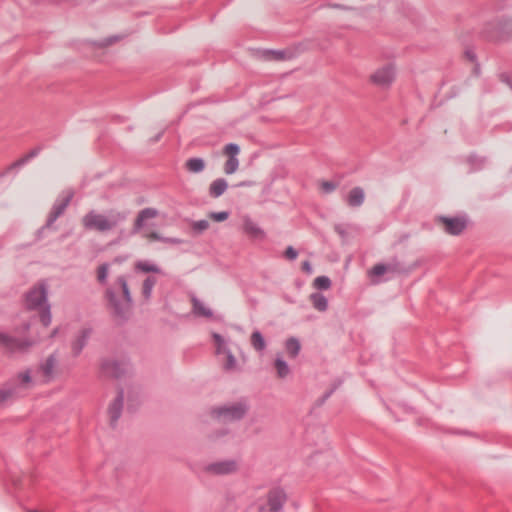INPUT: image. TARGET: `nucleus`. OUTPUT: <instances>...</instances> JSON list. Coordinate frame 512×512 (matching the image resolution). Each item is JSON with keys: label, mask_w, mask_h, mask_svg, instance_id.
Listing matches in <instances>:
<instances>
[{"label": "nucleus", "mask_w": 512, "mask_h": 512, "mask_svg": "<svg viewBox=\"0 0 512 512\" xmlns=\"http://www.w3.org/2000/svg\"><path fill=\"white\" fill-rule=\"evenodd\" d=\"M111 314L121 323L127 322L133 306V297L125 275H119L115 282L108 286L104 293Z\"/></svg>", "instance_id": "nucleus-1"}, {"label": "nucleus", "mask_w": 512, "mask_h": 512, "mask_svg": "<svg viewBox=\"0 0 512 512\" xmlns=\"http://www.w3.org/2000/svg\"><path fill=\"white\" fill-rule=\"evenodd\" d=\"M48 292V284L42 280L24 294V306L27 310L35 311L42 308L40 320L45 327H48L52 321Z\"/></svg>", "instance_id": "nucleus-2"}, {"label": "nucleus", "mask_w": 512, "mask_h": 512, "mask_svg": "<svg viewBox=\"0 0 512 512\" xmlns=\"http://www.w3.org/2000/svg\"><path fill=\"white\" fill-rule=\"evenodd\" d=\"M250 410L249 399L240 397L235 402H227L223 405L214 406L210 409L212 418L223 422L241 421Z\"/></svg>", "instance_id": "nucleus-3"}, {"label": "nucleus", "mask_w": 512, "mask_h": 512, "mask_svg": "<svg viewBox=\"0 0 512 512\" xmlns=\"http://www.w3.org/2000/svg\"><path fill=\"white\" fill-rule=\"evenodd\" d=\"M484 38L493 42L512 39V17L501 16L488 21L481 31Z\"/></svg>", "instance_id": "nucleus-4"}, {"label": "nucleus", "mask_w": 512, "mask_h": 512, "mask_svg": "<svg viewBox=\"0 0 512 512\" xmlns=\"http://www.w3.org/2000/svg\"><path fill=\"white\" fill-rule=\"evenodd\" d=\"M266 498L267 506H260L259 512H282L288 496L284 488L276 486L268 491Z\"/></svg>", "instance_id": "nucleus-5"}, {"label": "nucleus", "mask_w": 512, "mask_h": 512, "mask_svg": "<svg viewBox=\"0 0 512 512\" xmlns=\"http://www.w3.org/2000/svg\"><path fill=\"white\" fill-rule=\"evenodd\" d=\"M73 196L74 192L70 190L67 191L65 195H61L55 200L52 209L47 217L46 223L39 229V232H41L45 228L51 227L55 223V221L65 212Z\"/></svg>", "instance_id": "nucleus-6"}, {"label": "nucleus", "mask_w": 512, "mask_h": 512, "mask_svg": "<svg viewBox=\"0 0 512 512\" xmlns=\"http://www.w3.org/2000/svg\"><path fill=\"white\" fill-rule=\"evenodd\" d=\"M129 366V360L103 359L101 362L102 372L115 379L125 376Z\"/></svg>", "instance_id": "nucleus-7"}, {"label": "nucleus", "mask_w": 512, "mask_h": 512, "mask_svg": "<svg viewBox=\"0 0 512 512\" xmlns=\"http://www.w3.org/2000/svg\"><path fill=\"white\" fill-rule=\"evenodd\" d=\"M35 343V340L19 339L5 332H0V344L10 352H25Z\"/></svg>", "instance_id": "nucleus-8"}, {"label": "nucleus", "mask_w": 512, "mask_h": 512, "mask_svg": "<svg viewBox=\"0 0 512 512\" xmlns=\"http://www.w3.org/2000/svg\"><path fill=\"white\" fill-rule=\"evenodd\" d=\"M438 221L445 225V232L458 236L467 227L468 219L466 215L463 216H438Z\"/></svg>", "instance_id": "nucleus-9"}, {"label": "nucleus", "mask_w": 512, "mask_h": 512, "mask_svg": "<svg viewBox=\"0 0 512 512\" xmlns=\"http://www.w3.org/2000/svg\"><path fill=\"white\" fill-rule=\"evenodd\" d=\"M238 461L235 459H225L209 463L204 466V471L218 476L229 475L238 470Z\"/></svg>", "instance_id": "nucleus-10"}, {"label": "nucleus", "mask_w": 512, "mask_h": 512, "mask_svg": "<svg viewBox=\"0 0 512 512\" xmlns=\"http://www.w3.org/2000/svg\"><path fill=\"white\" fill-rule=\"evenodd\" d=\"M82 224L87 230H96L99 232L109 231L105 213L100 214L95 210H91L83 216Z\"/></svg>", "instance_id": "nucleus-11"}, {"label": "nucleus", "mask_w": 512, "mask_h": 512, "mask_svg": "<svg viewBox=\"0 0 512 512\" xmlns=\"http://www.w3.org/2000/svg\"><path fill=\"white\" fill-rule=\"evenodd\" d=\"M395 75V67L388 64L372 74L371 81L382 88H387L393 83Z\"/></svg>", "instance_id": "nucleus-12"}, {"label": "nucleus", "mask_w": 512, "mask_h": 512, "mask_svg": "<svg viewBox=\"0 0 512 512\" xmlns=\"http://www.w3.org/2000/svg\"><path fill=\"white\" fill-rule=\"evenodd\" d=\"M125 391L124 388L119 386L116 398L109 405L108 413L110 415V425L112 428L117 426L118 420L123 411Z\"/></svg>", "instance_id": "nucleus-13"}, {"label": "nucleus", "mask_w": 512, "mask_h": 512, "mask_svg": "<svg viewBox=\"0 0 512 512\" xmlns=\"http://www.w3.org/2000/svg\"><path fill=\"white\" fill-rule=\"evenodd\" d=\"M92 327H84L76 335L75 339L71 342V350L73 356H79L83 349L87 346L88 341L92 335Z\"/></svg>", "instance_id": "nucleus-14"}, {"label": "nucleus", "mask_w": 512, "mask_h": 512, "mask_svg": "<svg viewBox=\"0 0 512 512\" xmlns=\"http://www.w3.org/2000/svg\"><path fill=\"white\" fill-rule=\"evenodd\" d=\"M243 231L253 239L264 240L266 232L249 215L243 217Z\"/></svg>", "instance_id": "nucleus-15"}, {"label": "nucleus", "mask_w": 512, "mask_h": 512, "mask_svg": "<svg viewBox=\"0 0 512 512\" xmlns=\"http://www.w3.org/2000/svg\"><path fill=\"white\" fill-rule=\"evenodd\" d=\"M105 216L109 230H112L127 220L129 212L127 210L109 209L105 212Z\"/></svg>", "instance_id": "nucleus-16"}, {"label": "nucleus", "mask_w": 512, "mask_h": 512, "mask_svg": "<svg viewBox=\"0 0 512 512\" xmlns=\"http://www.w3.org/2000/svg\"><path fill=\"white\" fill-rule=\"evenodd\" d=\"M347 204L352 207H360L365 200V192L360 186H356L349 191L347 196Z\"/></svg>", "instance_id": "nucleus-17"}, {"label": "nucleus", "mask_w": 512, "mask_h": 512, "mask_svg": "<svg viewBox=\"0 0 512 512\" xmlns=\"http://www.w3.org/2000/svg\"><path fill=\"white\" fill-rule=\"evenodd\" d=\"M158 211L154 208L147 207L142 209L135 220L134 228L132 230V234L137 233L143 226L146 219L154 218L157 215Z\"/></svg>", "instance_id": "nucleus-18"}, {"label": "nucleus", "mask_w": 512, "mask_h": 512, "mask_svg": "<svg viewBox=\"0 0 512 512\" xmlns=\"http://www.w3.org/2000/svg\"><path fill=\"white\" fill-rule=\"evenodd\" d=\"M228 189V182L225 178L213 180L209 186V195L212 198H219Z\"/></svg>", "instance_id": "nucleus-19"}, {"label": "nucleus", "mask_w": 512, "mask_h": 512, "mask_svg": "<svg viewBox=\"0 0 512 512\" xmlns=\"http://www.w3.org/2000/svg\"><path fill=\"white\" fill-rule=\"evenodd\" d=\"M387 267L388 273L392 275H402L410 272V268L396 257L392 258L387 263Z\"/></svg>", "instance_id": "nucleus-20"}, {"label": "nucleus", "mask_w": 512, "mask_h": 512, "mask_svg": "<svg viewBox=\"0 0 512 512\" xmlns=\"http://www.w3.org/2000/svg\"><path fill=\"white\" fill-rule=\"evenodd\" d=\"M385 273H388V267H387V264L385 263H377L372 269H370L368 271V275L373 278L372 279V282L374 284H379L381 282H384V281H387L389 280V278L387 279H381L380 277H382Z\"/></svg>", "instance_id": "nucleus-21"}, {"label": "nucleus", "mask_w": 512, "mask_h": 512, "mask_svg": "<svg viewBox=\"0 0 512 512\" xmlns=\"http://www.w3.org/2000/svg\"><path fill=\"white\" fill-rule=\"evenodd\" d=\"M19 385L17 384H6L0 389V407L8 400L13 399L18 394Z\"/></svg>", "instance_id": "nucleus-22"}, {"label": "nucleus", "mask_w": 512, "mask_h": 512, "mask_svg": "<svg viewBox=\"0 0 512 512\" xmlns=\"http://www.w3.org/2000/svg\"><path fill=\"white\" fill-rule=\"evenodd\" d=\"M56 365H57V358H56L55 353H52L51 355H49L45 359L44 363H42L41 369L43 371V374L47 378V380H51L53 378L54 369H55Z\"/></svg>", "instance_id": "nucleus-23"}, {"label": "nucleus", "mask_w": 512, "mask_h": 512, "mask_svg": "<svg viewBox=\"0 0 512 512\" xmlns=\"http://www.w3.org/2000/svg\"><path fill=\"white\" fill-rule=\"evenodd\" d=\"M136 270L144 272V273H156V274H164L162 269L154 262L149 260H140L135 265Z\"/></svg>", "instance_id": "nucleus-24"}, {"label": "nucleus", "mask_w": 512, "mask_h": 512, "mask_svg": "<svg viewBox=\"0 0 512 512\" xmlns=\"http://www.w3.org/2000/svg\"><path fill=\"white\" fill-rule=\"evenodd\" d=\"M311 302L313 304V307L320 311L325 312L328 309V299L327 297L320 293V292H314L310 295Z\"/></svg>", "instance_id": "nucleus-25"}, {"label": "nucleus", "mask_w": 512, "mask_h": 512, "mask_svg": "<svg viewBox=\"0 0 512 512\" xmlns=\"http://www.w3.org/2000/svg\"><path fill=\"white\" fill-rule=\"evenodd\" d=\"M285 349L290 358H296L301 350V343L297 337H289L285 341Z\"/></svg>", "instance_id": "nucleus-26"}, {"label": "nucleus", "mask_w": 512, "mask_h": 512, "mask_svg": "<svg viewBox=\"0 0 512 512\" xmlns=\"http://www.w3.org/2000/svg\"><path fill=\"white\" fill-rule=\"evenodd\" d=\"M205 165V160L201 157L189 158L185 163L187 170L195 174L201 173L205 169Z\"/></svg>", "instance_id": "nucleus-27"}, {"label": "nucleus", "mask_w": 512, "mask_h": 512, "mask_svg": "<svg viewBox=\"0 0 512 512\" xmlns=\"http://www.w3.org/2000/svg\"><path fill=\"white\" fill-rule=\"evenodd\" d=\"M275 368L277 370V376L280 379L286 378L290 373V367L286 360L283 359L282 356H277L274 362Z\"/></svg>", "instance_id": "nucleus-28"}, {"label": "nucleus", "mask_w": 512, "mask_h": 512, "mask_svg": "<svg viewBox=\"0 0 512 512\" xmlns=\"http://www.w3.org/2000/svg\"><path fill=\"white\" fill-rule=\"evenodd\" d=\"M251 343H252L253 348L258 352H262L266 349L265 337L259 330H255L252 333Z\"/></svg>", "instance_id": "nucleus-29"}, {"label": "nucleus", "mask_w": 512, "mask_h": 512, "mask_svg": "<svg viewBox=\"0 0 512 512\" xmlns=\"http://www.w3.org/2000/svg\"><path fill=\"white\" fill-rule=\"evenodd\" d=\"M288 54H290V52H288L286 50L268 49V50L264 51L263 56L266 59H269V60L279 61V60L287 59L288 58V56H287Z\"/></svg>", "instance_id": "nucleus-30"}, {"label": "nucleus", "mask_w": 512, "mask_h": 512, "mask_svg": "<svg viewBox=\"0 0 512 512\" xmlns=\"http://www.w3.org/2000/svg\"><path fill=\"white\" fill-rule=\"evenodd\" d=\"M29 162V160L23 156L21 157L20 159H18L17 161L13 162L12 164H10L4 172L0 173V178L1 177H4L5 175H7L8 173H11L13 172L14 175H16L18 173V171L23 167L25 166L27 163Z\"/></svg>", "instance_id": "nucleus-31"}, {"label": "nucleus", "mask_w": 512, "mask_h": 512, "mask_svg": "<svg viewBox=\"0 0 512 512\" xmlns=\"http://www.w3.org/2000/svg\"><path fill=\"white\" fill-rule=\"evenodd\" d=\"M29 162V160L23 156L21 157L20 159H18L17 161L13 162L12 164H10L4 172L0 173V178L1 177H4L5 175H7L8 173H11L13 172L14 175H16L18 173V171L23 167L25 166L27 163Z\"/></svg>", "instance_id": "nucleus-32"}, {"label": "nucleus", "mask_w": 512, "mask_h": 512, "mask_svg": "<svg viewBox=\"0 0 512 512\" xmlns=\"http://www.w3.org/2000/svg\"><path fill=\"white\" fill-rule=\"evenodd\" d=\"M29 162V160L23 156L21 157L20 159H18L17 161L13 162L12 164H10L4 172L0 173V178L1 177H4L5 175H7L8 173H11L13 172L14 175H16L18 173V171L23 167L25 166L27 163Z\"/></svg>", "instance_id": "nucleus-33"}, {"label": "nucleus", "mask_w": 512, "mask_h": 512, "mask_svg": "<svg viewBox=\"0 0 512 512\" xmlns=\"http://www.w3.org/2000/svg\"><path fill=\"white\" fill-rule=\"evenodd\" d=\"M156 282H157V279L154 276H148L143 281L142 294L146 300H149L151 298L152 291H153V288H154Z\"/></svg>", "instance_id": "nucleus-34"}, {"label": "nucleus", "mask_w": 512, "mask_h": 512, "mask_svg": "<svg viewBox=\"0 0 512 512\" xmlns=\"http://www.w3.org/2000/svg\"><path fill=\"white\" fill-rule=\"evenodd\" d=\"M342 384L341 380L336 381L332 384L331 388L326 391L320 398H318L315 402V407H321L325 404V402L333 395V393L338 389V387Z\"/></svg>", "instance_id": "nucleus-35"}, {"label": "nucleus", "mask_w": 512, "mask_h": 512, "mask_svg": "<svg viewBox=\"0 0 512 512\" xmlns=\"http://www.w3.org/2000/svg\"><path fill=\"white\" fill-rule=\"evenodd\" d=\"M193 308L195 313L204 317L210 318L213 315L212 310L208 307H205L197 298H193Z\"/></svg>", "instance_id": "nucleus-36"}, {"label": "nucleus", "mask_w": 512, "mask_h": 512, "mask_svg": "<svg viewBox=\"0 0 512 512\" xmlns=\"http://www.w3.org/2000/svg\"><path fill=\"white\" fill-rule=\"evenodd\" d=\"M109 268H110V264L107 263V262L101 264L99 266V268H98L97 280H98V282L101 285H106L107 284V279H108V275H109Z\"/></svg>", "instance_id": "nucleus-37"}, {"label": "nucleus", "mask_w": 512, "mask_h": 512, "mask_svg": "<svg viewBox=\"0 0 512 512\" xmlns=\"http://www.w3.org/2000/svg\"><path fill=\"white\" fill-rule=\"evenodd\" d=\"M314 287L318 290H327L331 287V279L326 275L318 276L314 279Z\"/></svg>", "instance_id": "nucleus-38"}, {"label": "nucleus", "mask_w": 512, "mask_h": 512, "mask_svg": "<svg viewBox=\"0 0 512 512\" xmlns=\"http://www.w3.org/2000/svg\"><path fill=\"white\" fill-rule=\"evenodd\" d=\"M239 167V159L234 157H228L224 164V172L227 175H231L237 171Z\"/></svg>", "instance_id": "nucleus-39"}, {"label": "nucleus", "mask_w": 512, "mask_h": 512, "mask_svg": "<svg viewBox=\"0 0 512 512\" xmlns=\"http://www.w3.org/2000/svg\"><path fill=\"white\" fill-rule=\"evenodd\" d=\"M221 353H224L227 357V362L225 364L226 370H232L236 367L237 360L235 356L233 355L232 351L228 347H224L223 351Z\"/></svg>", "instance_id": "nucleus-40"}, {"label": "nucleus", "mask_w": 512, "mask_h": 512, "mask_svg": "<svg viewBox=\"0 0 512 512\" xmlns=\"http://www.w3.org/2000/svg\"><path fill=\"white\" fill-rule=\"evenodd\" d=\"M121 38L122 37L120 35H112L109 37H105L101 40L93 41V45L103 48V47L110 46L111 44L120 40Z\"/></svg>", "instance_id": "nucleus-41"}, {"label": "nucleus", "mask_w": 512, "mask_h": 512, "mask_svg": "<svg viewBox=\"0 0 512 512\" xmlns=\"http://www.w3.org/2000/svg\"><path fill=\"white\" fill-rule=\"evenodd\" d=\"M465 56L467 57V59L473 63H475V66H474V73L476 75H479L480 74V64L479 62L477 61V55L475 53V51L471 48H467L465 50Z\"/></svg>", "instance_id": "nucleus-42"}, {"label": "nucleus", "mask_w": 512, "mask_h": 512, "mask_svg": "<svg viewBox=\"0 0 512 512\" xmlns=\"http://www.w3.org/2000/svg\"><path fill=\"white\" fill-rule=\"evenodd\" d=\"M240 146L237 143H228L224 147L225 154L228 155V157H234L238 158V154L240 153Z\"/></svg>", "instance_id": "nucleus-43"}, {"label": "nucleus", "mask_w": 512, "mask_h": 512, "mask_svg": "<svg viewBox=\"0 0 512 512\" xmlns=\"http://www.w3.org/2000/svg\"><path fill=\"white\" fill-rule=\"evenodd\" d=\"M209 227V221L206 219H201L198 221H194L192 225L193 232L195 234H201Z\"/></svg>", "instance_id": "nucleus-44"}, {"label": "nucleus", "mask_w": 512, "mask_h": 512, "mask_svg": "<svg viewBox=\"0 0 512 512\" xmlns=\"http://www.w3.org/2000/svg\"><path fill=\"white\" fill-rule=\"evenodd\" d=\"M468 162L471 164L472 168L474 170H478V169H481L484 162H485V158L484 157H479L477 156L476 154H471L469 157H468Z\"/></svg>", "instance_id": "nucleus-45"}, {"label": "nucleus", "mask_w": 512, "mask_h": 512, "mask_svg": "<svg viewBox=\"0 0 512 512\" xmlns=\"http://www.w3.org/2000/svg\"><path fill=\"white\" fill-rule=\"evenodd\" d=\"M229 211H217L211 212L210 217L216 222H223L229 218Z\"/></svg>", "instance_id": "nucleus-46"}, {"label": "nucleus", "mask_w": 512, "mask_h": 512, "mask_svg": "<svg viewBox=\"0 0 512 512\" xmlns=\"http://www.w3.org/2000/svg\"><path fill=\"white\" fill-rule=\"evenodd\" d=\"M212 336L217 344V353H221L223 351V348L227 347L223 336L220 335L219 333H213Z\"/></svg>", "instance_id": "nucleus-47"}, {"label": "nucleus", "mask_w": 512, "mask_h": 512, "mask_svg": "<svg viewBox=\"0 0 512 512\" xmlns=\"http://www.w3.org/2000/svg\"><path fill=\"white\" fill-rule=\"evenodd\" d=\"M321 188L324 193L330 194L337 188V183L333 181H323L321 183Z\"/></svg>", "instance_id": "nucleus-48"}, {"label": "nucleus", "mask_w": 512, "mask_h": 512, "mask_svg": "<svg viewBox=\"0 0 512 512\" xmlns=\"http://www.w3.org/2000/svg\"><path fill=\"white\" fill-rule=\"evenodd\" d=\"M284 255L288 260L294 261L298 257V251L293 246L289 245L286 248Z\"/></svg>", "instance_id": "nucleus-49"}, {"label": "nucleus", "mask_w": 512, "mask_h": 512, "mask_svg": "<svg viewBox=\"0 0 512 512\" xmlns=\"http://www.w3.org/2000/svg\"><path fill=\"white\" fill-rule=\"evenodd\" d=\"M18 380L23 384H29L32 382V377L30 374V370H26L25 372H21L17 375Z\"/></svg>", "instance_id": "nucleus-50"}, {"label": "nucleus", "mask_w": 512, "mask_h": 512, "mask_svg": "<svg viewBox=\"0 0 512 512\" xmlns=\"http://www.w3.org/2000/svg\"><path fill=\"white\" fill-rule=\"evenodd\" d=\"M44 149V146H36L33 149L30 150V152L26 155H24L29 161L33 158L37 157L41 151Z\"/></svg>", "instance_id": "nucleus-51"}, {"label": "nucleus", "mask_w": 512, "mask_h": 512, "mask_svg": "<svg viewBox=\"0 0 512 512\" xmlns=\"http://www.w3.org/2000/svg\"><path fill=\"white\" fill-rule=\"evenodd\" d=\"M499 78L501 82L505 83L512 90V77L508 73H501Z\"/></svg>", "instance_id": "nucleus-52"}, {"label": "nucleus", "mask_w": 512, "mask_h": 512, "mask_svg": "<svg viewBox=\"0 0 512 512\" xmlns=\"http://www.w3.org/2000/svg\"><path fill=\"white\" fill-rule=\"evenodd\" d=\"M302 270L307 274H311L313 272V267L310 261L306 260L302 263Z\"/></svg>", "instance_id": "nucleus-53"}, {"label": "nucleus", "mask_w": 512, "mask_h": 512, "mask_svg": "<svg viewBox=\"0 0 512 512\" xmlns=\"http://www.w3.org/2000/svg\"><path fill=\"white\" fill-rule=\"evenodd\" d=\"M151 237L158 241L164 242V243H167V239H168V237L161 236L156 232H153Z\"/></svg>", "instance_id": "nucleus-54"}, {"label": "nucleus", "mask_w": 512, "mask_h": 512, "mask_svg": "<svg viewBox=\"0 0 512 512\" xmlns=\"http://www.w3.org/2000/svg\"><path fill=\"white\" fill-rule=\"evenodd\" d=\"M167 243H170V244H181L182 240L179 239V238L168 237Z\"/></svg>", "instance_id": "nucleus-55"}, {"label": "nucleus", "mask_w": 512, "mask_h": 512, "mask_svg": "<svg viewBox=\"0 0 512 512\" xmlns=\"http://www.w3.org/2000/svg\"><path fill=\"white\" fill-rule=\"evenodd\" d=\"M163 131H160L159 133H157L153 138H151V143H156L158 142L162 136H163Z\"/></svg>", "instance_id": "nucleus-56"}, {"label": "nucleus", "mask_w": 512, "mask_h": 512, "mask_svg": "<svg viewBox=\"0 0 512 512\" xmlns=\"http://www.w3.org/2000/svg\"><path fill=\"white\" fill-rule=\"evenodd\" d=\"M335 231L338 232L342 237H344L346 234V231L339 225L335 227Z\"/></svg>", "instance_id": "nucleus-57"}, {"label": "nucleus", "mask_w": 512, "mask_h": 512, "mask_svg": "<svg viewBox=\"0 0 512 512\" xmlns=\"http://www.w3.org/2000/svg\"><path fill=\"white\" fill-rule=\"evenodd\" d=\"M224 436H225L224 434H221V435H210V436H209V439H210L211 441H217V440H219L220 438H222V437H224Z\"/></svg>", "instance_id": "nucleus-58"}, {"label": "nucleus", "mask_w": 512, "mask_h": 512, "mask_svg": "<svg viewBox=\"0 0 512 512\" xmlns=\"http://www.w3.org/2000/svg\"><path fill=\"white\" fill-rule=\"evenodd\" d=\"M250 185H251V182L243 181V182H240L237 186H239V187H248Z\"/></svg>", "instance_id": "nucleus-59"}, {"label": "nucleus", "mask_w": 512, "mask_h": 512, "mask_svg": "<svg viewBox=\"0 0 512 512\" xmlns=\"http://www.w3.org/2000/svg\"><path fill=\"white\" fill-rule=\"evenodd\" d=\"M23 331H28L30 329V323L24 322L22 325Z\"/></svg>", "instance_id": "nucleus-60"}, {"label": "nucleus", "mask_w": 512, "mask_h": 512, "mask_svg": "<svg viewBox=\"0 0 512 512\" xmlns=\"http://www.w3.org/2000/svg\"><path fill=\"white\" fill-rule=\"evenodd\" d=\"M58 333V328H55L52 332V336H55Z\"/></svg>", "instance_id": "nucleus-61"}, {"label": "nucleus", "mask_w": 512, "mask_h": 512, "mask_svg": "<svg viewBox=\"0 0 512 512\" xmlns=\"http://www.w3.org/2000/svg\"><path fill=\"white\" fill-rule=\"evenodd\" d=\"M334 7L336 8H342L343 6L342 5H339V4H335Z\"/></svg>", "instance_id": "nucleus-62"}]
</instances>
